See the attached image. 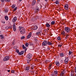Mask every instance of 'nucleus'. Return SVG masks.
Listing matches in <instances>:
<instances>
[{
    "instance_id": "f257e3e1",
    "label": "nucleus",
    "mask_w": 76,
    "mask_h": 76,
    "mask_svg": "<svg viewBox=\"0 0 76 76\" xmlns=\"http://www.w3.org/2000/svg\"><path fill=\"white\" fill-rule=\"evenodd\" d=\"M19 29L20 31V33L21 34H23L25 33V30L24 28L22 27L19 26Z\"/></svg>"
},
{
    "instance_id": "f03ea898",
    "label": "nucleus",
    "mask_w": 76,
    "mask_h": 76,
    "mask_svg": "<svg viewBox=\"0 0 76 76\" xmlns=\"http://www.w3.org/2000/svg\"><path fill=\"white\" fill-rule=\"evenodd\" d=\"M64 30L67 33H69L70 32V28L68 27H65L64 28Z\"/></svg>"
},
{
    "instance_id": "7ed1b4c3",
    "label": "nucleus",
    "mask_w": 76,
    "mask_h": 76,
    "mask_svg": "<svg viewBox=\"0 0 76 76\" xmlns=\"http://www.w3.org/2000/svg\"><path fill=\"white\" fill-rule=\"evenodd\" d=\"M66 70L64 69L61 73L60 76H64V74L66 73Z\"/></svg>"
},
{
    "instance_id": "20e7f679",
    "label": "nucleus",
    "mask_w": 76,
    "mask_h": 76,
    "mask_svg": "<svg viewBox=\"0 0 76 76\" xmlns=\"http://www.w3.org/2000/svg\"><path fill=\"white\" fill-rule=\"evenodd\" d=\"M9 59V57L8 56H6L3 59V61H7Z\"/></svg>"
},
{
    "instance_id": "39448f33",
    "label": "nucleus",
    "mask_w": 76,
    "mask_h": 76,
    "mask_svg": "<svg viewBox=\"0 0 76 76\" xmlns=\"http://www.w3.org/2000/svg\"><path fill=\"white\" fill-rule=\"evenodd\" d=\"M32 60L30 59H28L27 61V64H28V65H29V64H31V62H32Z\"/></svg>"
},
{
    "instance_id": "423d86ee",
    "label": "nucleus",
    "mask_w": 76,
    "mask_h": 76,
    "mask_svg": "<svg viewBox=\"0 0 76 76\" xmlns=\"http://www.w3.org/2000/svg\"><path fill=\"white\" fill-rule=\"evenodd\" d=\"M31 57H32V55L30 53L28 54L27 56V58H28V59L30 60V59L31 58Z\"/></svg>"
},
{
    "instance_id": "0eeeda50",
    "label": "nucleus",
    "mask_w": 76,
    "mask_h": 76,
    "mask_svg": "<svg viewBox=\"0 0 76 76\" xmlns=\"http://www.w3.org/2000/svg\"><path fill=\"white\" fill-rule=\"evenodd\" d=\"M12 26L14 31H16V24L14 23L13 24Z\"/></svg>"
},
{
    "instance_id": "6e6552de",
    "label": "nucleus",
    "mask_w": 76,
    "mask_h": 76,
    "mask_svg": "<svg viewBox=\"0 0 76 76\" xmlns=\"http://www.w3.org/2000/svg\"><path fill=\"white\" fill-rule=\"evenodd\" d=\"M64 7L65 10H68V9H69V5L67 4L65 5Z\"/></svg>"
},
{
    "instance_id": "1a4fd4ad",
    "label": "nucleus",
    "mask_w": 76,
    "mask_h": 76,
    "mask_svg": "<svg viewBox=\"0 0 76 76\" xmlns=\"http://www.w3.org/2000/svg\"><path fill=\"white\" fill-rule=\"evenodd\" d=\"M31 36H32V33H30L28 34V35L27 36V38L29 39V38H30Z\"/></svg>"
},
{
    "instance_id": "9d476101",
    "label": "nucleus",
    "mask_w": 76,
    "mask_h": 76,
    "mask_svg": "<svg viewBox=\"0 0 76 76\" xmlns=\"http://www.w3.org/2000/svg\"><path fill=\"white\" fill-rule=\"evenodd\" d=\"M17 20V17H14L12 20V22H15Z\"/></svg>"
},
{
    "instance_id": "9b49d317",
    "label": "nucleus",
    "mask_w": 76,
    "mask_h": 76,
    "mask_svg": "<svg viewBox=\"0 0 76 76\" xmlns=\"http://www.w3.org/2000/svg\"><path fill=\"white\" fill-rule=\"evenodd\" d=\"M23 53H24V51H22L21 52H19L18 54L19 56H21V55L23 54Z\"/></svg>"
},
{
    "instance_id": "f8f14e48",
    "label": "nucleus",
    "mask_w": 76,
    "mask_h": 76,
    "mask_svg": "<svg viewBox=\"0 0 76 76\" xmlns=\"http://www.w3.org/2000/svg\"><path fill=\"white\" fill-rule=\"evenodd\" d=\"M69 58H66L64 60L65 63L67 64L68 63V61H69Z\"/></svg>"
},
{
    "instance_id": "ddd939ff",
    "label": "nucleus",
    "mask_w": 76,
    "mask_h": 76,
    "mask_svg": "<svg viewBox=\"0 0 76 76\" xmlns=\"http://www.w3.org/2000/svg\"><path fill=\"white\" fill-rule=\"evenodd\" d=\"M47 44V42L46 41H44L42 43V45L44 46H45Z\"/></svg>"
},
{
    "instance_id": "4468645a",
    "label": "nucleus",
    "mask_w": 76,
    "mask_h": 76,
    "mask_svg": "<svg viewBox=\"0 0 76 76\" xmlns=\"http://www.w3.org/2000/svg\"><path fill=\"white\" fill-rule=\"evenodd\" d=\"M30 65H29L26 67V70H29V69H30Z\"/></svg>"
},
{
    "instance_id": "2eb2a0df",
    "label": "nucleus",
    "mask_w": 76,
    "mask_h": 76,
    "mask_svg": "<svg viewBox=\"0 0 76 76\" xmlns=\"http://www.w3.org/2000/svg\"><path fill=\"white\" fill-rule=\"evenodd\" d=\"M65 55V53H61L60 54V56H61V57H63Z\"/></svg>"
},
{
    "instance_id": "dca6fc26",
    "label": "nucleus",
    "mask_w": 76,
    "mask_h": 76,
    "mask_svg": "<svg viewBox=\"0 0 76 76\" xmlns=\"http://www.w3.org/2000/svg\"><path fill=\"white\" fill-rule=\"evenodd\" d=\"M37 28H38V27H37L36 26H34L33 27V30H36V29H37Z\"/></svg>"
},
{
    "instance_id": "f3484780",
    "label": "nucleus",
    "mask_w": 76,
    "mask_h": 76,
    "mask_svg": "<svg viewBox=\"0 0 76 76\" xmlns=\"http://www.w3.org/2000/svg\"><path fill=\"white\" fill-rule=\"evenodd\" d=\"M36 3V1L35 0H34L33 1V2L32 3V4L33 6L35 4V3Z\"/></svg>"
},
{
    "instance_id": "a211bd4d",
    "label": "nucleus",
    "mask_w": 76,
    "mask_h": 76,
    "mask_svg": "<svg viewBox=\"0 0 76 76\" xmlns=\"http://www.w3.org/2000/svg\"><path fill=\"white\" fill-rule=\"evenodd\" d=\"M46 27H47L48 28H49L50 26V25L48 23H47L46 24Z\"/></svg>"
},
{
    "instance_id": "6ab92c4d",
    "label": "nucleus",
    "mask_w": 76,
    "mask_h": 76,
    "mask_svg": "<svg viewBox=\"0 0 76 76\" xmlns=\"http://www.w3.org/2000/svg\"><path fill=\"white\" fill-rule=\"evenodd\" d=\"M55 74L56 75H57L58 74V71L57 70H55L54 72V75H55Z\"/></svg>"
},
{
    "instance_id": "aec40b11",
    "label": "nucleus",
    "mask_w": 76,
    "mask_h": 76,
    "mask_svg": "<svg viewBox=\"0 0 76 76\" xmlns=\"http://www.w3.org/2000/svg\"><path fill=\"white\" fill-rule=\"evenodd\" d=\"M47 44H48V45H52V43L50 42H48Z\"/></svg>"
},
{
    "instance_id": "412c9836",
    "label": "nucleus",
    "mask_w": 76,
    "mask_h": 76,
    "mask_svg": "<svg viewBox=\"0 0 76 76\" xmlns=\"http://www.w3.org/2000/svg\"><path fill=\"white\" fill-rule=\"evenodd\" d=\"M56 65L57 66H59V65H60V63H59V62L56 61Z\"/></svg>"
},
{
    "instance_id": "4be33fe9",
    "label": "nucleus",
    "mask_w": 76,
    "mask_h": 76,
    "mask_svg": "<svg viewBox=\"0 0 76 76\" xmlns=\"http://www.w3.org/2000/svg\"><path fill=\"white\" fill-rule=\"evenodd\" d=\"M55 3H56V4H59L60 3H59V1H58V0H56L55 2Z\"/></svg>"
},
{
    "instance_id": "5701e85b",
    "label": "nucleus",
    "mask_w": 76,
    "mask_h": 76,
    "mask_svg": "<svg viewBox=\"0 0 76 76\" xmlns=\"http://www.w3.org/2000/svg\"><path fill=\"white\" fill-rule=\"evenodd\" d=\"M0 37H1V39H3V38H4V37L3 36V34L0 35Z\"/></svg>"
},
{
    "instance_id": "b1692460",
    "label": "nucleus",
    "mask_w": 76,
    "mask_h": 76,
    "mask_svg": "<svg viewBox=\"0 0 76 76\" xmlns=\"http://www.w3.org/2000/svg\"><path fill=\"white\" fill-rule=\"evenodd\" d=\"M29 44V43H26L25 44V46L26 47H28Z\"/></svg>"
},
{
    "instance_id": "393cba45",
    "label": "nucleus",
    "mask_w": 76,
    "mask_h": 76,
    "mask_svg": "<svg viewBox=\"0 0 76 76\" xmlns=\"http://www.w3.org/2000/svg\"><path fill=\"white\" fill-rule=\"evenodd\" d=\"M55 21H52L51 22V25H54L55 23Z\"/></svg>"
},
{
    "instance_id": "a878e982",
    "label": "nucleus",
    "mask_w": 76,
    "mask_h": 76,
    "mask_svg": "<svg viewBox=\"0 0 76 76\" xmlns=\"http://www.w3.org/2000/svg\"><path fill=\"white\" fill-rule=\"evenodd\" d=\"M61 34L62 35L64 36L65 35V32L64 31H63L61 32Z\"/></svg>"
},
{
    "instance_id": "bb28decb",
    "label": "nucleus",
    "mask_w": 76,
    "mask_h": 76,
    "mask_svg": "<svg viewBox=\"0 0 76 76\" xmlns=\"http://www.w3.org/2000/svg\"><path fill=\"white\" fill-rule=\"evenodd\" d=\"M39 11V8H37L36 10H35V12L36 13H37Z\"/></svg>"
},
{
    "instance_id": "cd10ccee",
    "label": "nucleus",
    "mask_w": 76,
    "mask_h": 76,
    "mask_svg": "<svg viewBox=\"0 0 76 76\" xmlns=\"http://www.w3.org/2000/svg\"><path fill=\"white\" fill-rule=\"evenodd\" d=\"M5 19H6V20H8V17H7V16H5Z\"/></svg>"
},
{
    "instance_id": "c85d7f7f",
    "label": "nucleus",
    "mask_w": 76,
    "mask_h": 76,
    "mask_svg": "<svg viewBox=\"0 0 76 76\" xmlns=\"http://www.w3.org/2000/svg\"><path fill=\"white\" fill-rule=\"evenodd\" d=\"M16 7V5L15 4H13L12 5V8H15V7Z\"/></svg>"
},
{
    "instance_id": "c756f323",
    "label": "nucleus",
    "mask_w": 76,
    "mask_h": 76,
    "mask_svg": "<svg viewBox=\"0 0 76 76\" xmlns=\"http://www.w3.org/2000/svg\"><path fill=\"white\" fill-rule=\"evenodd\" d=\"M22 48L23 49H24V50H25V49H26V47L24 46V45H23Z\"/></svg>"
},
{
    "instance_id": "7c9ffc66",
    "label": "nucleus",
    "mask_w": 76,
    "mask_h": 76,
    "mask_svg": "<svg viewBox=\"0 0 76 76\" xmlns=\"http://www.w3.org/2000/svg\"><path fill=\"white\" fill-rule=\"evenodd\" d=\"M57 39H58V41H60V40H61V39L60 38V37H58L57 38Z\"/></svg>"
},
{
    "instance_id": "2f4dec72",
    "label": "nucleus",
    "mask_w": 76,
    "mask_h": 76,
    "mask_svg": "<svg viewBox=\"0 0 76 76\" xmlns=\"http://www.w3.org/2000/svg\"><path fill=\"white\" fill-rule=\"evenodd\" d=\"M51 66H52V64H50L49 65V67L50 69H51Z\"/></svg>"
},
{
    "instance_id": "473e14b6",
    "label": "nucleus",
    "mask_w": 76,
    "mask_h": 76,
    "mask_svg": "<svg viewBox=\"0 0 76 76\" xmlns=\"http://www.w3.org/2000/svg\"><path fill=\"white\" fill-rule=\"evenodd\" d=\"M16 10H17V7H16L13 10V11L14 12H15V11H16Z\"/></svg>"
},
{
    "instance_id": "72a5a7b5",
    "label": "nucleus",
    "mask_w": 76,
    "mask_h": 76,
    "mask_svg": "<svg viewBox=\"0 0 76 76\" xmlns=\"http://www.w3.org/2000/svg\"><path fill=\"white\" fill-rule=\"evenodd\" d=\"M16 51L17 52V53L18 54L19 53V50L18 49H16Z\"/></svg>"
},
{
    "instance_id": "f704fd0d",
    "label": "nucleus",
    "mask_w": 76,
    "mask_h": 76,
    "mask_svg": "<svg viewBox=\"0 0 76 76\" xmlns=\"http://www.w3.org/2000/svg\"><path fill=\"white\" fill-rule=\"evenodd\" d=\"M40 32H37L36 33V35H39V34H40Z\"/></svg>"
},
{
    "instance_id": "c9c22d12",
    "label": "nucleus",
    "mask_w": 76,
    "mask_h": 76,
    "mask_svg": "<svg viewBox=\"0 0 76 76\" xmlns=\"http://www.w3.org/2000/svg\"><path fill=\"white\" fill-rule=\"evenodd\" d=\"M72 53V52L71 51H69V55H70V54H71Z\"/></svg>"
},
{
    "instance_id": "e433bc0d",
    "label": "nucleus",
    "mask_w": 76,
    "mask_h": 76,
    "mask_svg": "<svg viewBox=\"0 0 76 76\" xmlns=\"http://www.w3.org/2000/svg\"><path fill=\"white\" fill-rule=\"evenodd\" d=\"M25 38V36H23L21 38V39H23Z\"/></svg>"
},
{
    "instance_id": "4c0bfd02",
    "label": "nucleus",
    "mask_w": 76,
    "mask_h": 76,
    "mask_svg": "<svg viewBox=\"0 0 76 76\" xmlns=\"http://www.w3.org/2000/svg\"><path fill=\"white\" fill-rule=\"evenodd\" d=\"M28 44H30V45H33V44H32V42H30V43H29Z\"/></svg>"
},
{
    "instance_id": "58836bf2",
    "label": "nucleus",
    "mask_w": 76,
    "mask_h": 76,
    "mask_svg": "<svg viewBox=\"0 0 76 76\" xmlns=\"http://www.w3.org/2000/svg\"><path fill=\"white\" fill-rule=\"evenodd\" d=\"M5 1L7 2H9V1H10V0H5Z\"/></svg>"
},
{
    "instance_id": "ea45409f",
    "label": "nucleus",
    "mask_w": 76,
    "mask_h": 76,
    "mask_svg": "<svg viewBox=\"0 0 76 76\" xmlns=\"http://www.w3.org/2000/svg\"><path fill=\"white\" fill-rule=\"evenodd\" d=\"M75 72L76 73V66L75 67Z\"/></svg>"
},
{
    "instance_id": "a19ab883",
    "label": "nucleus",
    "mask_w": 76,
    "mask_h": 76,
    "mask_svg": "<svg viewBox=\"0 0 76 76\" xmlns=\"http://www.w3.org/2000/svg\"><path fill=\"white\" fill-rule=\"evenodd\" d=\"M12 26H10L8 27V28H9V29H10V28H12Z\"/></svg>"
},
{
    "instance_id": "79ce46f5",
    "label": "nucleus",
    "mask_w": 76,
    "mask_h": 76,
    "mask_svg": "<svg viewBox=\"0 0 76 76\" xmlns=\"http://www.w3.org/2000/svg\"><path fill=\"white\" fill-rule=\"evenodd\" d=\"M58 47H60V48H61V45H58Z\"/></svg>"
},
{
    "instance_id": "37998d69",
    "label": "nucleus",
    "mask_w": 76,
    "mask_h": 76,
    "mask_svg": "<svg viewBox=\"0 0 76 76\" xmlns=\"http://www.w3.org/2000/svg\"><path fill=\"white\" fill-rule=\"evenodd\" d=\"M54 74H50L51 76H54Z\"/></svg>"
},
{
    "instance_id": "c03bdc74",
    "label": "nucleus",
    "mask_w": 76,
    "mask_h": 76,
    "mask_svg": "<svg viewBox=\"0 0 76 76\" xmlns=\"http://www.w3.org/2000/svg\"><path fill=\"white\" fill-rule=\"evenodd\" d=\"M1 1H2V2H4V1H5V0H1Z\"/></svg>"
},
{
    "instance_id": "a18cd8bd",
    "label": "nucleus",
    "mask_w": 76,
    "mask_h": 76,
    "mask_svg": "<svg viewBox=\"0 0 76 76\" xmlns=\"http://www.w3.org/2000/svg\"><path fill=\"white\" fill-rule=\"evenodd\" d=\"M14 70H12L11 71V73H14Z\"/></svg>"
},
{
    "instance_id": "49530a36",
    "label": "nucleus",
    "mask_w": 76,
    "mask_h": 76,
    "mask_svg": "<svg viewBox=\"0 0 76 76\" xmlns=\"http://www.w3.org/2000/svg\"><path fill=\"white\" fill-rule=\"evenodd\" d=\"M74 74H71V76H74Z\"/></svg>"
},
{
    "instance_id": "de8ad7c7",
    "label": "nucleus",
    "mask_w": 76,
    "mask_h": 76,
    "mask_svg": "<svg viewBox=\"0 0 76 76\" xmlns=\"http://www.w3.org/2000/svg\"><path fill=\"white\" fill-rule=\"evenodd\" d=\"M8 12V11H7V10H6L5 11V12L6 13H7V12Z\"/></svg>"
},
{
    "instance_id": "09e8293b",
    "label": "nucleus",
    "mask_w": 76,
    "mask_h": 76,
    "mask_svg": "<svg viewBox=\"0 0 76 76\" xmlns=\"http://www.w3.org/2000/svg\"><path fill=\"white\" fill-rule=\"evenodd\" d=\"M69 38V37H66V39H67V38Z\"/></svg>"
},
{
    "instance_id": "8fccbe9b",
    "label": "nucleus",
    "mask_w": 76,
    "mask_h": 76,
    "mask_svg": "<svg viewBox=\"0 0 76 76\" xmlns=\"http://www.w3.org/2000/svg\"><path fill=\"white\" fill-rule=\"evenodd\" d=\"M66 37H69V35H66Z\"/></svg>"
},
{
    "instance_id": "3c124183",
    "label": "nucleus",
    "mask_w": 76,
    "mask_h": 76,
    "mask_svg": "<svg viewBox=\"0 0 76 76\" xmlns=\"http://www.w3.org/2000/svg\"><path fill=\"white\" fill-rule=\"evenodd\" d=\"M7 72H10V70H8L7 71Z\"/></svg>"
},
{
    "instance_id": "603ef678",
    "label": "nucleus",
    "mask_w": 76,
    "mask_h": 76,
    "mask_svg": "<svg viewBox=\"0 0 76 76\" xmlns=\"http://www.w3.org/2000/svg\"><path fill=\"white\" fill-rule=\"evenodd\" d=\"M48 0H45V1H48Z\"/></svg>"
},
{
    "instance_id": "864d4df0",
    "label": "nucleus",
    "mask_w": 76,
    "mask_h": 76,
    "mask_svg": "<svg viewBox=\"0 0 76 76\" xmlns=\"http://www.w3.org/2000/svg\"><path fill=\"white\" fill-rule=\"evenodd\" d=\"M31 69H34V67H33L32 68H31Z\"/></svg>"
},
{
    "instance_id": "5fc2aeb1",
    "label": "nucleus",
    "mask_w": 76,
    "mask_h": 76,
    "mask_svg": "<svg viewBox=\"0 0 76 76\" xmlns=\"http://www.w3.org/2000/svg\"><path fill=\"white\" fill-rule=\"evenodd\" d=\"M22 0H19V1H22Z\"/></svg>"
},
{
    "instance_id": "6e6d98bb",
    "label": "nucleus",
    "mask_w": 76,
    "mask_h": 76,
    "mask_svg": "<svg viewBox=\"0 0 76 76\" xmlns=\"http://www.w3.org/2000/svg\"><path fill=\"white\" fill-rule=\"evenodd\" d=\"M75 76H76V74H75Z\"/></svg>"
},
{
    "instance_id": "4d7b16f0",
    "label": "nucleus",
    "mask_w": 76,
    "mask_h": 76,
    "mask_svg": "<svg viewBox=\"0 0 76 76\" xmlns=\"http://www.w3.org/2000/svg\"><path fill=\"white\" fill-rule=\"evenodd\" d=\"M52 0V1H54V0Z\"/></svg>"
},
{
    "instance_id": "13d9d810",
    "label": "nucleus",
    "mask_w": 76,
    "mask_h": 76,
    "mask_svg": "<svg viewBox=\"0 0 76 76\" xmlns=\"http://www.w3.org/2000/svg\"><path fill=\"white\" fill-rule=\"evenodd\" d=\"M48 30H49V29H48Z\"/></svg>"
},
{
    "instance_id": "bf43d9fd",
    "label": "nucleus",
    "mask_w": 76,
    "mask_h": 76,
    "mask_svg": "<svg viewBox=\"0 0 76 76\" xmlns=\"http://www.w3.org/2000/svg\"><path fill=\"white\" fill-rule=\"evenodd\" d=\"M1 50V48H0V50Z\"/></svg>"
},
{
    "instance_id": "052dcab7",
    "label": "nucleus",
    "mask_w": 76,
    "mask_h": 76,
    "mask_svg": "<svg viewBox=\"0 0 76 76\" xmlns=\"http://www.w3.org/2000/svg\"><path fill=\"white\" fill-rule=\"evenodd\" d=\"M5 23V22H4V23Z\"/></svg>"
}]
</instances>
